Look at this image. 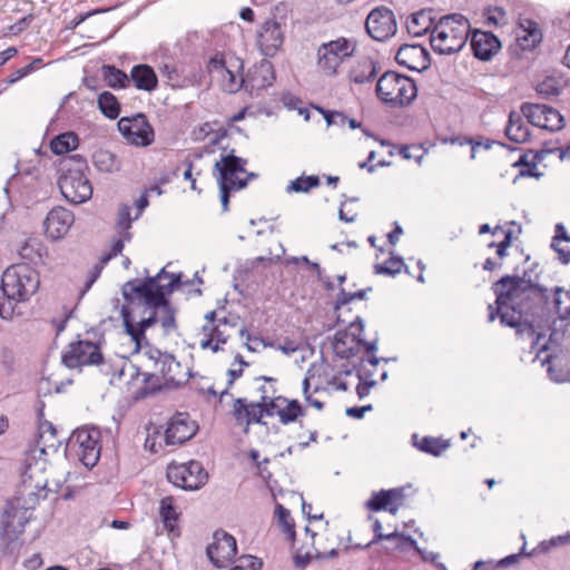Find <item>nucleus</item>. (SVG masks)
Returning a JSON list of instances; mask_svg holds the SVG:
<instances>
[{
    "label": "nucleus",
    "mask_w": 570,
    "mask_h": 570,
    "mask_svg": "<svg viewBox=\"0 0 570 570\" xmlns=\"http://www.w3.org/2000/svg\"><path fill=\"white\" fill-rule=\"evenodd\" d=\"M492 289L497 295V307L494 308L492 304L488 306L489 322L499 316L501 324L534 337L535 331L523 320V315L534 313L533 306L546 301L547 289L533 284L531 279H525L524 276L511 275H505L493 283Z\"/></svg>",
    "instance_id": "obj_1"
},
{
    "label": "nucleus",
    "mask_w": 570,
    "mask_h": 570,
    "mask_svg": "<svg viewBox=\"0 0 570 570\" xmlns=\"http://www.w3.org/2000/svg\"><path fill=\"white\" fill-rule=\"evenodd\" d=\"M193 281H181V274H171L161 268L160 272L145 281L138 279L127 282L122 287V295L127 301H132L136 295L145 304H165V297L181 285H190Z\"/></svg>",
    "instance_id": "obj_2"
},
{
    "label": "nucleus",
    "mask_w": 570,
    "mask_h": 570,
    "mask_svg": "<svg viewBox=\"0 0 570 570\" xmlns=\"http://www.w3.org/2000/svg\"><path fill=\"white\" fill-rule=\"evenodd\" d=\"M470 22L460 13L441 17L430 37L432 49L440 55L458 53L465 46L470 35Z\"/></svg>",
    "instance_id": "obj_3"
},
{
    "label": "nucleus",
    "mask_w": 570,
    "mask_h": 570,
    "mask_svg": "<svg viewBox=\"0 0 570 570\" xmlns=\"http://www.w3.org/2000/svg\"><path fill=\"white\" fill-rule=\"evenodd\" d=\"M246 159L234 156L233 154L222 156L215 164V169L218 171L217 181L223 212L228 210L229 194L245 188L248 178L254 177V174L246 173Z\"/></svg>",
    "instance_id": "obj_4"
},
{
    "label": "nucleus",
    "mask_w": 570,
    "mask_h": 570,
    "mask_svg": "<svg viewBox=\"0 0 570 570\" xmlns=\"http://www.w3.org/2000/svg\"><path fill=\"white\" fill-rule=\"evenodd\" d=\"M39 275L26 264L8 267L1 278V291L11 299L28 301L39 288Z\"/></svg>",
    "instance_id": "obj_5"
},
{
    "label": "nucleus",
    "mask_w": 570,
    "mask_h": 570,
    "mask_svg": "<svg viewBox=\"0 0 570 570\" xmlns=\"http://www.w3.org/2000/svg\"><path fill=\"white\" fill-rule=\"evenodd\" d=\"M377 97L391 106L410 105L417 95L415 82L395 71H386L376 83Z\"/></svg>",
    "instance_id": "obj_6"
},
{
    "label": "nucleus",
    "mask_w": 570,
    "mask_h": 570,
    "mask_svg": "<svg viewBox=\"0 0 570 570\" xmlns=\"http://www.w3.org/2000/svg\"><path fill=\"white\" fill-rule=\"evenodd\" d=\"M357 41L354 38L338 37L323 42L316 50L317 67L325 76H336L344 61L354 56Z\"/></svg>",
    "instance_id": "obj_7"
},
{
    "label": "nucleus",
    "mask_w": 570,
    "mask_h": 570,
    "mask_svg": "<svg viewBox=\"0 0 570 570\" xmlns=\"http://www.w3.org/2000/svg\"><path fill=\"white\" fill-rule=\"evenodd\" d=\"M76 168L67 169L59 179V188L61 194L71 204L78 205L86 203L92 196V185L85 175L83 169L87 164L80 156L73 157Z\"/></svg>",
    "instance_id": "obj_8"
},
{
    "label": "nucleus",
    "mask_w": 570,
    "mask_h": 570,
    "mask_svg": "<svg viewBox=\"0 0 570 570\" xmlns=\"http://www.w3.org/2000/svg\"><path fill=\"white\" fill-rule=\"evenodd\" d=\"M128 370L131 371V377L141 375L145 384L155 381L150 389L145 386L140 390V394L144 396L149 392H155L160 389L161 382L159 376H161L167 384L174 385H179L185 380V372L181 364L176 361L171 354L168 353L166 356H164L163 362L160 363V366L157 371L140 373L138 366L132 364L129 365Z\"/></svg>",
    "instance_id": "obj_9"
},
{
    "label": "nucleus",
    "mask_w": 570,
    "mask_h": 570,
    "mask_svg": "<svg viewBox=\"0 0 570 570\" xmlns=\"http://www.w3.org/2000/svg\"><path fill=\"white\" fill-rule=\"evenodd\" d=\"M363 328V322L357 318V322L351 323L347 330H340L335 333L333 348L338 357L350 358L356 355L361 347H364L367 354L376 351V341L366 342L361 337Z\"/></svg>",
    "instance_id": "obj_10"
},
{
    "label": "nucleus",
    "mask_w": 570,
    "mask_h": 570,
    "mask_svg": "<svg viewBox=\"0 0 570 570\" xmlns=\"http://www.w3.org/2000/svg\"><path fill=\"white\" fill-rule=\"evenodd\" d=\"M167 479L175 487L187 491L203 488L208 481V473L198 461L170 463L167 466Z\"/></svg>",
    "instance_id": "obj_11"
},
{
    "label": "nucleus",
    "mask_w": 570,
    "mask_h": 570,
    "mask_svg": "<svg viewBox=\"0 0 570 570\" xmlns=\"http://www.w3.org/2000/svg\"><path fill=\"white\" fill-rule=\"evenodd\" d=\"M118 130L130 145L138 147L149 146L155 138L154 129L144 114L120 118Z\"/></svg>",
    "instance_id": "obj_12"
},
{
    "label": "nucleus",
    "mask_w": 570,
    "mask_h": 570,
    "mask_svg": "<svg viewBox=\"0 0 570 570\" xmlns=\"http://www.w3.org/2000/svg\"><path fill=\"white\" fill-rule=\"evenodd\" d=\"M61 360L67 367L76 368L85 365H99L104 357L97 344L90 341H77L68 345Z\"/></svg>",
    "instance_id": "obj_13"
},
{
    "label": "nucleus",
    "mask_w": 570,
    "mask_h": 570,
    "mask_svg": "<svg viewBox=\"0 0 570 570\" xmlns=\"http://www.w3.org/2000/svg\"><path fill=\"white\" fill-rule=\"evenodd\" d=\"M520 111L532 126L542 129L557 131L564 126L562 115L557 109L547 105L523 102Z\"/></svg>",
    "instance_id": "obj_14"
},
{
    "label": "nucleus",
    "mask_w": 570,
    "mask_h": 570,
    "mask_svg": "<svg viewBox=\"0 0 570 570\" xmlns=\"http://www.w3.org/2000/svg\"><path fill=\"white\" fill-rule=\"evenodd\" d=\"M366 31L376 41H385L397 31L393 11L384 6L373 9L365 22Z\"/></svg>",
    "instance_id": "obj_15"
},
{
    "label": "nucleus",
    "mask_w": 570,
    "mask_h": 570,
    "mask_svg": "<svg viewBox=\"0 0 570 570\" xmlns=\"http://www.w3.org/2000/svg\"><path fill=\"white\" fill-rule=\"evenodd\" d=\"M70 441L78 445L77 455L81 463L87 468H94L100 458L99 432L95 429H79L73 432Z\"/></svg>",
    "instance_id": "obj_16"
},
{
    "label": "nucleus",
    "mask_w": 570,
    "mask_h": 570,
    "mask_svg": "<svg viewBox=\"0 0 570 570\" xmlns=\"http://www.w3.org/2000/svg\"><path fill=\"white\" fill-rule=\"evenodd\" d=\"M213 539L206 550L207 557L215 567L226 568L236 556V539L224 530L215 531Z\"/></svg>",
    "instance_id": "obj_17"
},
{
    "label": "nucleus",
    "mask_w": 570,
    "mask_h": 570,
    "mask_svg": "<svg viewBox=\"0 0 570 570\" xmlns=\"http://www.w3.org/2000/svg\"><path fill=\"white\" fill-rule=\"evenodd\" d=\"M284 41L282 24L275 19H268L257 30V46L265 57H274Z\"/></svg>",
    "instance_id": "obj_18"
},
{
    "label": "nucleus",
    "mask_w": 570,
    "mask_h": 570,
    "mask_svg": "<svg viewBox=\"0 0 570 570\" xmlns=\"http://www.w3.org/2000/svg\"><path fill=\"white\" fill-rule=\"evenodd\" d=\"M197 431V426L186 413H177L174 415L167 425L164 433V441L166 445L183 444L191 439Z\"/></svg>",
    "instance_id": "obj_19"
},
{
    "label": "nucleus",
    "mask_w": 570,
    "mask_h": 570,
    "mask_svg": "<svg viewBox=\"0 0 570 570\" xmlns=\"http://www.w3.org/2000/svg\"><path fill=\"white\" fill-rule=\"evenodd\" d=\"M75 222L73 214L65 207H55L43 222L45 233L52 240L61 239L69 232Z\"/></svg>",
    "instance_id": "obj_20"
},
{
    "label": "nucleus",
    "mask_w": 570,
    "mask_h": 570,
    "mask_svg": "<svg viewBox=\"0 0 570 570\" xmlns=\"http://www.w3.org/2000/svg\"><path fill=\"white\" fill-rule=\"evenodd\" d=\"M473 55L481 61H490L500 50L501 41L490 31L474 30L470 37Z\"/></svg>",
    "instance_id": "obj_21"
},
{
    "label": "nucleus",
    "mask_w": 570,
    "mask_h": 570,
    "mask_svg": "<svg viewBox=\"0 0 570 570\" xmlns=\"http://www.w3.org/2000/svg\"><path fill=\"white\" fill-rule=\"evenodd\" d=\"M245 89L250 95H258V91L269 87L275 81V71L272 62L263 60L253 66L245 77Z\"/></svg>",
    "instance_id": "obj_22"
},
{
    "label": "nucleus",
    "mask_w": 570,
    "mask_h": 570,
    "mask_svg": "<svg viewBox=\"0 0 570 570\" xmlns=\"http://www.w3.org/2000/svg\"><path fill=\"white\" fill-rule=\"evenodd\" d=\"M395 60L410 70L423 71L430 66L429 52L420 45H403L399 48Z\"/></svg>",
    "instance_id": "obj_23"
},
{
    "label": "nucleus",
    "mask_w": 570,
    "mask_h": 570,
    "mask_svg": "<svg viewBox=\"0 0 570 570\" xmlns=\"http://www.w3.org/2000/svg\"><path fill=\"white\" fill-rule=\"evenodd\" d=\"M404 493L402 488H394L390 490H381L373 492L370 500L366 501L365 507L371 511L386 510L392 514H396L402 501Z\"/></svg>",
    "instance_id": "obj_24"
},
{
    "label": "nucleus",
    "mask_w": 570,
    "mask_h": 570,
    "mask_svg": "<svg viewBox=\"0 0 570 570\" xmlns=\"http://www.w3.org/2000/svg\"><path fill=\"white\" fill-rule=\"evenodd\" d=\"M144 313H148V315L142 317L135 325L131 322L129 309L126 306H122L121 308L125 330L127 334L130 335L131 340L136 343V348L140 347L141 340L145 338L146 330L155 325L158 321L157 309H148L146 306Z\"/></svg>",
    "instance_id": "obj_25"
},
{
    "label": "nucleus",
    "mask_w": 570,
    "mask_h": 570,
    "mask_svg": "<svg viewBox=\"0 0 570 570\" xmlns=\"http://www.w3.org/2000/svg\"><path fill=\"white\" fill-rule=\"evenodd\" d=\"M159 71L161 77H164L167 83L173 88H186L198 85L202 78L200 70L185 75L183 69L171 63H164L159 68Z\"/></svg>",
    "instance_id": "obj_26"
},
{
    "label": "nucleus",
    "mask_w": 570,
    "mask_h": 570,
    "mask_svg": "<svg viewBox=\"0 0 570 570\" xmlns=\"http://www.w3.org/2000/svg\"><path fill=\"white\" fill-rule=\"evenodd\" d=\"M28 520L24 517V512H20L13 508L6 509L1 517V531L2 535L9 541H13L19 538L24 531V527Z\"/></svg>",
    "instance_id": "obj_27"
},
{
    "label": "nucleus",
    "mask_w": 570,
    "mask_h": 570,
    "mask_svg": "<svg viewBox=\"0 0 570 570\" xmlns=\"http://www.w3.org/2000/svg\"><path fill=\"white\" fill-rule=\"evenodd\" d=\"M434 11L432 9H422L412 13L406 22V29L410 35L421 37L425 33L432 35L433 27L436 23Z\"/></svg>",
    "instance_id": "obj_28"
},
{
    "label": "nucleus",
    "mask_w": 570,
    "mask_h": 570,
    "mask_svg": "<svg viewBox=\"0 0 570 570\" xmlns=\"http://www.w3.org/2000/svg\"><path fill=\"white\" fill-rule=\"evenodd\" d=\"M243 68L240 59L230 57L229 66L226 68V72L219 75L220 86L224 91L228 94H235L243 87H245V77L239 75L238 71Z\"/></svg>",
    "instance_id": "obj_29"
},
{
    "label": "nucleus",
    "mask_w": 570,
    "mask_h": 570,
    "mask_svg": "<svg viewBox=\"0 0 570 570\" xmlns=\"http://www.w3.org/2000/svg\"><path fill=\"white\" fill-rule=\"evenodd\" d=\"M135 87L144 91H153L156 89L158 80L154 69L148 65L134 66L129 78Z\"/></svg>",
    "instance_id": "obj_30"
},
{
    "label": "nucleus",
    "mask_w": 570,
    "mask_h": 570,
    "mask_svg": "<svg viewBox=\"0 0 570 570\" xmlns=\"http://www.w3.org/2000/svg\"><path fill=\"white\" fill-rule=\"evenodd\" d=\"M518 41L522 49H533L542 39L538 23L531 19H522L519 23Z\"/></svg>",
    "instance_id": "obj_31"
},
{
    "label": "nucleus",
    "mask_w": 570,
    "mask_h": 570,
    "mask_svg": "<svg viewBox=\"0 0 570 570\" xmlns=\"http://www.w3.org/2000/svg\"><path fill=\"white\" fill-rule=\"evenodd\" d=\"M522 117H524L521 114L517 111H511L509 115L508 125L505 127V135L507 137L517 144H523L528 141L530 137V131L528 126L523 122Z\"/></svg>",
    "instance_id": "obj_32"
},
{
    "label": "nucleus",
    "mask_w": 570,
    "mask_h": 570,
    "mask_svg": "<svg viewBox=\"0 0 570 570\" xmlns=\"http://www.w3.org/2000/svg\"><path fill=\"white\" fill-rule=\"evenodd\" d=\"M377 75L375 62L371 58L358 60L350 70L348 78L351 81L363 85L372 81Z\"/></svg>",
    "instance_id": "obj_33"
},
{
    "label": "nucleus",
    "mask_w": 570,
    "mask_h": 570,
    "mask_svg": "<svg viewBox=\"0 0 570 570\" xmlns=\"http://www.w3.org/2000/svg\"><path fill=\"white\" fill-rule=\"evenodd\" d=\"M278 400H282V403L285 404L284 406H281V409H277L276 411V415L278 416L279 422L282 424H291L295 422L298 417L305 415V410L297 400H288L284 396H278Z\"/></svg>",
    "instance_id": "obj_34"
},
{
    "label": "nucleus",
    "mask_w": 570,
    "mask_h": 570,
    "mask_svg": "<svg viewBox=\"0 0 570 570\" xmlns=\"http://www.w3.org/2000/svg\"><path fill=\"white\" fill-rule=\"evenodd\" d=\"M412 440L415 448L433 456H440L450 446V443L441 438L423 436L419 440L417 435L414 434Z\"/></svg>",
    "instance_id": "obj_35"
},
{
    "label": "nucleus",
    "mask_w": 570,
    "mask_h": 570,
    "mask_svg": "<svg viewBox=\"0 0 570 570\" xmlns=\"http://www.w3.org/2000/svg\"><path fill=\"white\" fill-rule=\"evenodd\" d=\"M92 161L95 167L101 173H115L120 168V161L109 150H97L92 155Z\"/></svg>",
    "instance_id": "obj_36"
},
{
    "label": "nucleus",
    "mask_w": 570,
    "mask_h": 570,
    "mask_svg": "<svg viewBox=\"0 0 570 570\" xmlns=\"http://www.w3.org/2000/svg\"><path fill=\"white\" fill-rule=\"evenodd\" d=\"M101 75L107 86L114 89L126 88L129 83V77L120 69L111 65L101 67Z\"/></svg>",
    "instance_id": "obj_37"
},
{
    "label": "nucleus",
    "mask_w": 570,
    "mask_h": 570,
    "mask_svg": "<svg viewBox=\"0 0 570 570\" xmlns=\"http://www.w3.org/2000/svg\"><path fill=\"white\" fill-rule=\"evenodd\" d=\"M166 355L167 353H163L158 348L147 345L140 353L141 364L138 368H145V372L157 371L160 366V363L163 362L164 356ZM139 372L142 373L141 371Z\"/></svg>",
    "instance_id": "obj_38"
},
{
    "label": "nucleus",
    "mask_w": 570,
    "mask_h": 570,
    "mask_svg": "<svg viewBox=\"0 0 570 570\" xmlns=\"http://www.w3.org/2000/svg\"><path fill=\"white\" fill-rule=\"evenodd\" d=\"M78 137L75 132L68 131L55 137L50 142V148L53 154L62 155L73 150L78 146Z\"/></svg>",
    "instance_id": "obj_39"
},
{
    "label": "nucleus",
    "mask_w": 570,
    "mask_h": 570,
    "mask_svg": "<svg viewBox=\"0 0 570 570\" xmlns=\"http://www.w3.org/2000/svg\"><path fill=\"white\" fill-rule=\"evenodd\" d=\"M98 107L104 116L109 119H116L120 114V105L115 97L109 91H104L98 97Z\"/></svg>",
    "instance_id": "obj_40"
},
{
    "label": "nucleus",
    "mask_w": 570,
    "mask_h": 570,
    "mask_svg": "<svg viewBox=\"0 0 570 570\" xmlns=\"http://www.w3.org/2000/svg\"><path fill=\"white\" fill-rule=\"evenodd\" d=\"M148 309H157L164 315L159 318L161 326L166 333H170L176 330L175 311L171 308L169 301L165 297V304L153 305L146 304Z\"/></svg>",
    "instance_id": "obj_41"
},
{
    "label": "nucleus",
    "mask_w": 570,
    "mask_h": 570,
    "mask_svg": "<svg viewBox=\"0 0 570 570\" xmlns=\"http://www.w3.org/2000/svg\"><path fill=\"white\" fill-rule=\"evenodd\" d=\"M553 306L561 320L570 317V291L556 287L553 292Z\"/></svg>",
    "instance_id": "obj_42"
},
{
    "label": "nucleus",
    "mask_w": 570,
    "mask_h": 570,
    "mask_svg": "<svg viewBox=\"0 0 570 570\" xmlns=\"http://www.w3.org/2000/svg\"><path fill=\"white\" fill-rule=\"evenodd\" d=\"M560 240L570 242V235L567 233L563 224L561 223L556 225V235L552 239L551 246L559 254L560 259L567 264L570 262V248L559 247L558 243Z\"/></svg>",
    "instance_id": "obj_43"
},
{
    "label": "nucleus",
    "mask_w": 570,
    "mask_h": 570,
    "mask_svg": "<svg viewBox=\"0 0 570 570\" xmlns=\"http://www.w3.org/2000/svg\"><path fill=\"white\" fill-rule=\"evenodd\" d=\"M317 176L298 177L289 183L286 187L287 193H307L312 188L318 186Z\"/></svg>",
    "instance_id": "obj_44"
},
{
    "label": "nucleus",
    "mask_w": 570,
    "mask_h": 570,
    "mask_svg": "<svg viewBox=\"0 0 570 570\" xmlns=\"http://www.w3.org/2000/svg\"><path fill=\"white\" fill-rule=\"evenodd\" d=\"M275 514L277 517L279 525L283 528L284 533L287 534L288 539H294L295 524L291 517L289 510L284 508L282 504H277L275 509Z\"/></svg>",
    "instance_id": "obj_45"
},
{
    "label": "nucleus",
    "mask_w": 570,
    "mask_h": 570,
    "mask_svg": "<svg viewBox=\"0 0 570 570\" xmlns=\"http://www.w3.org/2000/svg\"><path fill=\"white\" fill-rule=\"evenodd\" d=\"M404 266V262L401 257L392 256L387 261H385L383 264H376L374 266L375 274H384L389 276H395Z\"/></svg>",
    "instance_id": "obj_46"
},
{
    "label": "nucleus",
    "mask_w": 570,
    "mask_h": 570,
    "mask_svg": "<svg viewBox=\"0 0 570 570\" xmlns=\"http://www.w3.org/2000/svg\"><path fill=\"white\" fill-rule=\"evenodd\" d=\"M159 514L165 525L171 529L173 523L177 520V513L174 507V499L171 497H166L161 499Z\"/></svg>",
    "instance_id": "obj_47"
},
{
    "label": "nucleus",
    "mask_w": 570,
    "mask_h": 570,
    "mask_svg": "<svg viewBox=\"0 0 570 570\" xmlns=\"http://www.w3.org/2000/svg\"><path fill=\"white\" fill-rule=\"evenodd\" d=\"M131 208L128 205H121L117 215V227L125 232V238L130 239V233L128 232L131 227V222L135 220L130 216Z\"/></svg>",
    "instance_id": "obj_48"
},
{
    "label": "nucleus",
    "mask_w": 570,
    "mask_h": 570,
    "mask_svg": "<svg viewBox=\"0 0 570 570\" xmlns=\"http://www.w3.org/2000/svg\"><path fill=\"white\" fill-rule=\"evenodd\" d=\"M537 92L543 98L556 97L560 94V86L554 78H546L537 86Z\"/></svg>",
    "instance_id": "obj_49"
},
{
    "label": "nucleus",
    "mask_w": 570,
    "mask_h": 570,
    "mask_svg": "<svg viewBox=\"0 0 570 570\" xmlns=\"http://www.w3.org/2000/svg\"><path fill=\"white\" fill-rule=\"evenodd\" d=\"M567 544H570V533L557 535L549 540L540 542L539 546L533 550V552H548L552 548Z\"/></svg>",
    "instance_id": "obj_50"
},
{
    "label": "nucleus",
    "mask_w": 570,
    "mask_h": 570,
    "mask_svg": "<svg viewBox=\"0 0 570 570\" xmlns=\"http://www.w3.org/2000/svg\"><path fill=\"white\" fill-rule=\"evenodd\" d=\"M249 403L246 399H236L233 405V416L237 424L245 425L246 419L248 417Z\"/></svg>",
    "instance_id": "obj_51"
},
{
    "label": "nucleus",
    "mask_w": 570,
    "mask_h": 570,
    "mask_svg": "<svg viewBox=\"0 0 570 570\" xmlns=\"http://www.w3.org/2000/svg\"><path fill=\"white\" fill-rule=\"evenodd\" d=\"M551 355H547L544 358H542L541 364L548 365L547 372L549 374V377L556 382V383H564L570 381V372H564L563 370H557L554 366L550 364Z\"/></svg>",
    "instance_id": "obj_52"
},
{
    "label": "nucleus",
    "mask_w": 570,
    "mask_h": 570,
    "mask_svg": "<svg viewBox=\"0 0 570 570\" xmlns=\"http://www.w3.org/2000/svg\"><path fill=\"white\" fill-rule=\"evenodd\" d=\"M264 415H265L264 410L262 409L259 401L258 402H249L248 417L246 419V423H245V432H248V428L252 423L265 424L263 422Z\"/></svg>",
    "instance_id": "obj_53"
},
{
    "label": "nucleus",
    "mask_w": 570,
    "mask_h": 570,
    "mask_svg": "<svg viewBox=\"0 0 570 570\" xmlns=\"http://www.w3.org/2000/svg\"><path fill=\"white\" fill-rule=\"evenodd\" d=\"M263 563L254 556H242L236 560V564L229 570H261Z\"/></svg>",
    "instance_id": "obj_54"
},
{
    "label": "nucleus",
    "mask_w": 570,
    "mask_h": 570,
    "mask_svg": "<svg viewBox=\"0 0 570 570\" xmlns=\"http://www.w3.org/2000/svg\"><path fill=\"white\" fill-rule=\"evenodd\" d=\"M316 109L324 116L327 126L344 127L347 121V116L341 111H330L322 107H316Z\"/></svg>",
    "instance_id": "obj_55"
},
{
    "label": "nucleus",
    "mask_w": 570,
    "mask_h": 570,
    "mask_svg": "<svg viewBox=\"0 0 570 570\" xmlns=\"http://www.w3.org/2000/svg\"><path fill=\"white\" fill-rule=\"evenodd\" d=\"M21 301L11 299L10 297L6 296L4 293H2V296H0V316L3 320H11L13 315L16 314V307L17 303H20Z\"/></svg>",
    "instance_id": "obj_56"
},
{
    "label": "nucleus",
    "mask_w": 570,
    "mask_h": 570,
    "mask_svg": "<svg viewBox=\"0 0 570 570\" xmlns=\"http://www.w3.org/2000/svg\"><path fill=\"white\" fill-rule=\"evenodd\" d=\"M222 324H227V320L223 318L219 320L217 324H206L203 326V332H206L207 330H210V337L213 341H217L218 343L225 344L229 337L228 334H225V332L220 328Z\"/></svg>",
    "instance_id": "obj_57"
},
{
    "label": "nucleus",
    "mask_w": 570,
    "mask_h": 570,
    "mask_svg": "<svg viewBox=\"0 0 570 570\" xmlns=\"http://www.w3.org/2000/svg\"><path fill=\"white\" fill-rule=\"evenodd\" d=\"M259 403L264 410L265 415L274 416L276 415L277 409H281L279 403H282V400H278V396L271 397L269 395H263L261 396Z\"/></svg>",
    "instance_id": "obj_58"
},
{
    "label": "nucleus",
    "mask_w": 570,
    "mask_h": 570,
    "mask_svg": "<svg viewBox=\"0 0 570 570\" xmlns=\"http://www.w3.org/2000/svg\"><path fill=\"white\" fill-rule=\"evenodd\" d=\"M229 66V59H225L223 55H215L208 62V71L210 73L219 75L226 72V68Z\"/></svg>",
    "instance_id": "obj_59"
},
{
    "label": "nucleus",
    "mask_w": 570,
    "mask_h": 570,
    "mask_svg": "<svg viewBox=\"0 0 570 570\" xmlns=\"http://www.w3.org/2000/svg\"><path fill=\"white\" fill-rule=\"evenodd\" d=\"M504 18H505V11L500 7L490 9L485 16L487 23L493 24V26L503 24Z\"/></svg>",
    "instance_id": "obj_60"
},
{
    "label": "nucleus",
    "mask_w": 570,
    "mask_h": 570,
    "mask_svg": "<svg viewBox=\"0 0 570 570\" xmlns=\"http://www.w3.org/2000/svg\"><path fill=\"white\" fill-rule=\"evenodd\" d=\"M382 530V524L379 520H375L374 521V524H373V531L375 533V540H389V541H399L402 539V537L397 533V532H392V533H389V534H383L381 532Z\"/></svg>",
    "instance_id": "obj_61"
},
{
    "label": "nucleus",
    "mask_w": 570,
    "mask_h": 570,
    "mask_svg": "<svg viewBox=\"0 0 570 570\" xmlns=\"http://www.w3.org/2000/svg\"><path fill=\"white\" fill-rule=\"evenodd\" d=\"M39 243L37 242H33V243H26L21 249H20V255L21 257L26 258V259H29V261H33L35 258V255H38L40 256V254L38 253V249L36 250V246L39 247Z\"/></svg>",
    "instance_id": "obj_62"
},
{
    "label": "nucleus",
    "mask_w": 570,
    "mask_h": 570,
    "mask_svg": "<svg viewBox=\"0 0 570 570\" xmlns=\"http://www.w3.org/2000/svg\"><path fill=\"white\" fill-rule=\"evenodd\" d=\"M553 151H559V158L561 160H566V159H570V145L566 148H556V149H547V148H543L542 150H540L535 158L541 160L543 158V155L544 154H550V153H553Z\"/></svg>",
    "instance_id": "obj_63"
},
{
    "label": "nucleus",
    "mask_w": 570,
    "mask_h": 570,
    "mask_svg": "<svg viewBox=\"0 0 570 570\" xmlns=\"http://www.w3.org/2000/svg\"><path fill=\"white\" fill-rule=\"evenodd\" d=\"M32 19H33L32 16H26V17L21 18L16 23H13L12 26L9 27V31L13 35H18V33L22 32L30 24Z\"/></svg>",
    "instance_id": "obj_64"
}]
</instances>
